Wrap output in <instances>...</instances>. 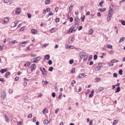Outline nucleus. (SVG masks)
<instances>
[{
  "instance_id": "obj_17",
  "label": "nucleus",
  "mask_w": 125,
  "mask_h": 125,
  "mask_svg": "<svg viewBox=\"0 0 125 125\" xmlns=\"http://www.w3.org/2000/svg\"><path fill=\"white\" fill-rule=\"evenodd\" d=\"M73 47H74V46L70 45H66V49H73Z\"/></svg>"
},
{
  "instance_id": "obj_39",
  "label": "nucleus",
  "mask_w": 125,
  "mask_h": 125,
  "mask_svg": "<svg viewBox=\"0 0 125 125\" xmlns=\"http://www.w3.org/2000/svg\"><path fill=\"white\" fill-rule=\"evenodd\" d=\"M55 29L54 28H53L51 29V33H55Z\"/></svg>"
},
{
  "instance_id": "obj_51",
  "label": "nucleus",
  "mask_w": 125,
  "mask_h": 125,
  "mask_svg": "<svg viewBox=\"0 0 125 125\" xmlns=\"http://www.w3.org/2000/svg\"><path fill=\"white\" fill-rule=\"evenodd\" d=\"M27 84H28V83H27L26 82H24L23 83V86H26V85H27Z\"/></svg>"
},
{
  "instance_id": "obj_41",
  "label": "nucleus",
  "mask_w": 125,
  "mask_h": 125,
  "mask_svg": "<svg viewBox=\"0 0 125 125\" xmlns=\"http://www.w3.org/2000/svg\"><path fill=\"white\" fill-rule=\"evenodd\" d=\"M49 71H50V72H52V71H53V67H50L49 68Z\"/></svg>"
},
{
  "instance_id": "obj_32",
  "label": "nucleus",
  "mask_w": 125,
  "mask_h": 125,
  "mask_svg": "<svg viewBox=\"0 0 125 125\" xmlns=\"http://www.w3.org/2000/svg\"><path fill=\"white\" fill-rule=\"evenodd\" d=\"M95 81L96 82H100L101 81V79H100V78H96Z\"/></svg>"
},
{
  "instance_id": "obj_28",
  "label": "nucleus",
  "mask_w": 125,
  "mask_h": 125,
  "mask_svg": "<svg viewBox=\"0 0 125 125\" xmlns=\"http://www.w3.org/2000/svg\"><path fill=\"white\" fill-rule=\"evenodd\" d=\"M73 7H74V5H71L69 7V11H71V10H73Z\"/></svg>"
},
{
  "instance_id": "obj_6",
  "label": "nucleus",
  "mask_w": 125,
  "mask_h": 125,
  "mask_svg": "<svg viewBox=\"0 0 125 125\" xmlns=\"http://www.w3.org/2000/svg\"><path fill=\"white\" fill-rule=\"evenodd\" d=\"M85 57H88V56H87V55H86V53H85V52H83L80 56V58L81 59H83V58H84Z\"/></svg>"
},
{
  "instance_id": "obj_53",
  "label": "nucleus",
  "mask_w": 125,
  "mask_h": 125,
  "mask_svg": "<svg viewBox=\"0 0 125 125\" xmlns=\"http://www.w3.org/2000/svg\"><path fill=\"white\" fill-rule=\"evenodd\" d=\"M30 56L31 57H36V56H37V54H31V55H30Z\"/></svg>"
},
{
  "instance_id": "obj_14",
  "label": "nucleus",
  "mask_w": 125,
  "mask_h": 125,
  "mask_svg": "<svg viewBox=\"0 0 125 125\" xmlns=\"http://www.w3.org/2000/svg\"><path fill=\"white\" fill-rule=\"evenodd\" d=\"M75 21L76 25V26H77V25H78L77 24L79 23V22H80V19H79L78 17H76L75 18Z\"/></svg>"
},
{
  "instance_id": "obj_1",
  "label": "nucleus",
  "mask_w": 125,
  "mask_h": 125,
  "mask_svg": "<svg viewBox=\"0 0 125 125\" xmlns=\"http://www.w3.org/2000/svg\"><path fill=\"white\" fill-rule=\"evenodd\" d=\"M78 29V25L77 24H75L72 26L70 27L68 30V34H72V33H74V32H76L77 29Z\"/></svg>"
},
{
  "instance_id": "obj_54",
  "label": "nucleus",
  "mask_w": 125,
  "mask_h": 125,
  "mask_svg": "<svg viewBox=\"0 0 125 125\" xmlns=\"http://www.w3.org/2000/svg\"><path fill=\"white\" fill-rule=\"evenodd\" d=\"M55 21L56 22H58L60 21V20L59 19V18H57L56 19Z\"/></svg>"
},
{
  "instance_id": "obj_57",
  "label": "nucleus",
  "mask_w": 125,
  "mask_h": 125,
  "mask_svg": "<svg viewBox=\"0 0 125 125\" xmlns=\"http://www.w3.org/2000/svg\"><path fill=\"white\" fill-rule=\"evenodd\" d=\"M83 29V26H80L78 28V31H81V30Z\"/></svg>"
},
{
  "instance_id": "obj_34",
  "label": "nucleus",
  "mask_w": 125,
  "mask_h": 125,
  "mask_svg": "<svg viewBox=\"0 0 125 125\" xmlns=\"http://www.w3.org/2000/svg\"><path fill=\"white\" fill-rule=\"evenodd\" d=\"M84 19H85V16H83V17L81 18V20L82 22H84Z\"/></svg>"
},
{
  "instance_id": "obj_56",
  "label": "nucleus",
  "mask_w": 125,
  "mask_h": 125,
  "mask_svg": "<svg viewBox=\"0 0 125 125\" xmlns=\"http://www.w3.org/2000/svg\"><path fill=\"white\" fill-rule=\"evenodd\" d=\"M45 111H46V108H45L43 110L42 113H43V114H45V113H46V112H45Z\"/></svg>"
},
{
  "instance_id": "obj_52",
  "label": "nucleus",
  "mask_w": 125,
  "mask_h": 125,
  "mask_svg": "<svg viewBox=\"0 0 125 125\" xmlns=\"http://www.w3.org/2000/svg\"><path fill=\"white\" fill-rule=\"evenodd\" d=\"M73 21H74V19H73V18L71 17L69 18L70 22H73Z\"/></svg>"
},
{
  "instance_id": "obj_59",
  "label": "nucleus",
  "mask_w": 125,
  "mask_h": 125,
  "mask_svg": "<svg viewBox=\"0 0 125 125\" xmlns=\"http://www.w3.org/2000/svg\"><path fill=\"white\" fill-rule=\"evenodd\" d=\"M0 82H5L4 78H0Z\"/></svg>"
},
{
  "instance_id": "obj_16",
  "label": "nucleus",
  "mask_w": 125,
  "mask_h": 125,
  "mask_svg": "<svg viewBox=\"0 0 125 125\" xmlns=\"http://www.w3.org/2000/svg\"><path fill=\"white\" fill-rule=\"evenodd\" d=\"M9 21V19H8V18H5L4 19V23H8V22Z\"/></svg>"
},
{
  "instance_id": "obj_38",
  "label": "nucleus",
  "mask_w": 125,
  "mask_h": 125,
  "mask_svg": "<svg viewBox=\"0 0 125 125\" xmlns=\"http://www.w3.org/2000/svg\"><path fill=\"white\" fill-rule=\"evenodd\" d=\"M121 90V88L120 87H118L117 88V91L115 92H120V91Z\"/></svg>"
},
{
  "instance_id": "obj_8",
  "label": "nucleus",
  "mask_w": 125,
  "mask_h": 125,
  "mask_svg": "<svg viewBox=\"0 0 125 125\" xmlns=\"http://www.w3.org/2000/svg\"><path fill=\"white\" fill-rule=\"evenodd\" d=\"M31 34H33V35H37V34H38V30L32 29L31 30Z\"/></svg>"
},
{
  "instance_id": "obj_15",
  "label": "nucleus",
  "mask_w": 125,
  "mask_h": 125,
  "mask_svg": "<svg viewBox=\"0 0 125 125\" xmlns=\"http://www.w3.org/2000/svg\"><path fill=\"white\" fill-rule=\"evenodd\" d=\"M84 77H86V75L84 73H82L79 75V78L80 79H83V78H84Z\"/></svg>"
},
{
  "instance_id": "obj_27",
  "label": "nucleus",
  "mask_w": 125,
  "mask_h": 125,
  "mask_svg": "<svg viewBox=\"0 0 125 125\" xmlns=\"http://www.w3.org/2000/svg\"><path fill=\"white\" fill-rule=\"evenodd\" d=\"M125 37H122L120 41H119V42H124V41H125Z\"/></svg>"
},
{
  "instance_id": "obj_12",
  "label": "nucleus",
  "mask_w": 125,
  "mask_h": 125,
  "mask_svg": "<svg viewBox=\"0 0 125 125\" xmlns=\"http://www.w3.org/2000/svg\"><path fill=\"white\" fill-rule=\"evenodd\" d=\"M29 42H30V40H27L26 41H24L23 42H20V44H26L27 43H29Z\"/></svg>"
},
{
  "instance_id": "obj_42",
  "label": "nucleus",
  "mask_w": 125,
  "mask_h": 125,
  "mask_svg": "<svg viewBox=\"0 0 125 125\" xmlns=\"http://www.w3.org/2000/svg\"><path fill=\"white\" fill-rule=\"evenodd\" d=\"M58 112H59V108H57V109L55 110V114H57V113H58Z\"/></svg>"
},
{
  "instance_id": "obj_11",
  "label": "nucleus",
  "mask_w": 125,
  "mask_h": 125,
  "mask_svg": "<svg viewBox=\"0 0 125 125\" xmlns=\"http://www.w3.org/2000/svg\"><path fill=\"white\" fill-rule=\"evenodd\" d=\"M20 12H21V8H18L15 11L16 14H19Z\"/></svg>"
},
{
  "instance_id": "obj_33",
  "label": "nucleus",
  "mask_w": 125,
  "mask_h": 125,
  "mask_svg": "<svg viewBox=\"0 0 125 125\" xmlns=\"http://www.w3.org/2000/svg\"><path fill=\"white\" fill-rule=\"evenodd\" d=\"M75 83H76V81L75 80H73L71 82V85L72 86H74V85L75 84Z\"/></svg>"
},
{
  "instance_id": "obj_43",
  "label": "nucleus",
  "mask_w": 125,
  "mask_h": 125,
  "mask_svg": "<svg viewBox=\"0 0 125 125\" xmlns=\"http://www.w3.org/2000/svg\"><path fill=\"white\" fill-rule=\"evenodd\" d=\"M62 96V93H61L58 96L59 99H61L62 98H61Z\"/></svg>"
},
{
  "instance_id": "obj_47",
  "label": "nucleus",
  "mask_w": 125,
  "mask_h": 125,
  "mask_svg": "<svg viewBox=\"0 0 125 125\" xmlns=\"http://www.w3.org/2000/svg\"><path fill=\"white\" fill-rule=\"evenodd\" d=\"M113 77H114V78H117L118 77V74H117V73H114L113 74Z\"/></svg>"
},
{
  "instance_id": "obj_9",
  "label": "nucleus",
  "mask_w": 125,
  "mask_h": 125,
  "mask_svg": "<svg viewBox=\"0 0 125 125\" xmlns=\"http://www.w3.org/2000/svg\"><path fill=\"white\" fill-rule=\"evenodd\" d=\"M113 9H112V8L111 7H110L109 8V10L108 11V15H109V16H111V15L112 16H113Z\"/></svg>"
},
{
  "instance_id": "obj_29",
  "label": "nucleus",
  "mask_w": 125,
  "mask_h": 125,
  "mask_svg": "<svg viewBox=\"0 0 125 125\" xmlns=\"http://www.w3.org/2000/svg\"><path fill=\"white\" fill-rule=\"evenodd\" d=\"M106 11V8H101L99 10V11H101V12H103V11Z\"/></svg>"
},
{
  "instance_id": "obj_48",
  "label": "nucleus",
  "mask_w": 125,
  "mask_h": 125,
  "mask_svg": "<svg viewBox=\"0 0 125 125\" xmlns=\"http://www.w3.org/2000/svg\"><path fill=\"white\" fill-rule=\"evenodd\" d=\"M121 23L122 24V25H123V26H125V21H121Z\"/></svg>"
},
{
  "instance_id": "obj_4",
  "label": "nucleus",
  "mask_w": 125,
  "mask_h": 125,
  "mask_svg": "<svg viewBox=\"0 0 125 125\" xmlns=\"http://www.w3.org/2000/svg\"><path fill=\"white\" fill-rule=\"evenodd\" d=\"M40 70L42 71L43 75H45V76L47 75V71H46V69H45L44 67H40Z\"/></svg>"
},
{
  "instance_id": "obj_35",
  "label": "nucleus",
  "mask_w": 125,
  "mask_h": 125,
  "mask_svg": "<svg viewBox=\"0 0 125 125\" xmlns=\"http://www.w3.org/2000/svg\"><path fill=\"white\" fill-rule=\"evenodd\" d=\"M9 75H10V72H7V73H6V74L5 75V78H7V76H9Z\"/></svg>"
},
{
  "instance_id": "obj_7",
  "label": "nucleus",
  "mask_w": 125,
  "mask_h": 125,
  "mask_svg": "<svg viewBox=\"0 0 125 125\" xmlns=\"http://www.w3.org/2000/svg\"><path fill=\"white\" fill-rule=\"evenodd\" d=\"M31 68L30 70L31 72H33L34 70H36V68H37V66L36 65V64H32L31 66L30 67Z\"/></svg>"
},
{
  "instance_id": "obj_58",
  "label": "nucleus",
  "mask_w": 125,
  "mask_h": 125,
  "mask_svg": "<svg viewBox=\"0 0 125 125\" xmlns=\"http://www.w3.org/2000/svg\"><path fill=\"white\" fill-rule=\"evenodd\" d=\"M46 12H50V8H46Z\"/></svg>"
},
{
  "instance_id": "obj_21",
  "label": "nucleus",
  "mask_w": 125,
  "mask_h": 125,
  "mask_svg": "<svg viewBox=\"0 0 125 125\" xmlns=\"http://www.w3.org/2000/svg\"><path fill=\"white\" fill-rule=\"evenodd\" d=\"M94 32V31L93 30V29L92 28L90 29L89 30V35H92V34Z\"/></svg>"
},
{
  "instance_id": "obj_40",
  "label": "nucleus",
  "mask_w": 125,
  "mask_h": 125,
  "mask_svg": "<svg viewBox=\"0 0 125 125\" xmlns=\"http://www.w3.org/2000/svg\"><path fill=\"white\" fill-rule=\"evenodd\" d=\"M12 0H4L5 3H7V2H10Z\"/></svg>"
},
{
  "instance_id": "obj_46",
  "label": "nucleus",
  "mask_w": 125,
  "mask_h": 125,
  "mask_svg": "<svg viewBox=\"0 0 125 125\" xmlns=\"http://www.w3.org/2000/svg\"><path fill=\"white\" fill-rule=\"evenodd\" d=\"M87 58H88V57H85V58H83V61H84V62H86V61H87Z\"/></svg>"
},
{
  "instance_id": "obj_30",
  "label": "nucleus",
  "mask_w": 125,
  "mask_h": 125,
  "mask_svg": "<svg viewBox=\"0 0 125 125\" xmlns=\"http://www.w3.org/2000/svg\"><path fill=\"white\" fill-rule=\"evenodd\" d=\"M48 120L45 119L44 122H43V124H44V125H48Z\"/></svg>"
},
{
  "instance_id": "obj_24",
  "label": "nucleus",
  "mask_w": 125,
  "mask_h": 125,
  "mask_svg": "<svg viewBox=\"0 0 125 125\" xmlns=\"http://www.w3.org/2000/svg\"><path fill=\"white\" fill-rule=\"evenodd\" d=\"M119 62V60H116L115 59L111 61V63H118Z\"/></svg>"
},
{
  "instance_id": "obj_44",
  "label": "nucleus",
  "mask_w": 125,
  "mask_h": 125,
  "mask_svg": "<svg viewBox=\"0 0 125 125\" xmlns=\"http://www.w3.org/2000/svg\"><path fill=\"white\" fill-rule=\"evenodd\" d=\"M56 94H55V92H53L52 94V97H53V98H54L56 96Z\"/></svg>"
},
{
  "instance_id": "obj_37",
  "label": "nucleus",
  "mask_w": 125,
  "mask_h": 125,
  "mask_svg": "<svg viewBox=\"0 0 125 125\" xmlns=\"http://www.w3.org/2000/svg\"><path fill=\"white\" fill-rule=\"evenodd\" d=\"M73 63H74V60H70L69 61V64H70V65H72Z\"/></svg>"
},
{
  "instance_id": "obj_60",
  "label": "nucleus",
  "mask_w": 125,
  "mask_h": 125,
  "mask_svg": "<svg viewBox=\"0 0 125 125\" xmlns=\"http://www.w3.org/2000/svg\"><path fill=\"white\" fill-rule=\"evenodd\" d=\"M48 64L49 65H51V64H52V61H51V60H49Z\"/></svg>"
},
{
  "instance_id": "obj_18",
  "label": "nucleus",
  "mask_w": 125,
  "mask_h": 125,
  "mask_svg": "<svg viewBox=\"0 0 125 125\" xmlns=\"http://www.w3.org/2000/svg\"><path fill=\"white\" fill-rule=\"evenodd\" d=\"M4 118L6 120V122H7V123H9V119H8V117L7 116V115H5Z\"/></svg>"
},
{
  "instance_id": "obj_3",
  "label": "nucleus",
  "mask_w": 125,
  "mask_h": 125,
  "mask_svg": "<svg viewBox=\"0 0 125 125\" xmlns=\"http://www.w3.org/2000/svg\"><path fill=\"white\" fill-rule=\"evenodd\" d=\"M40 60H41V57H38L35 58H33L31 60V62H32V63H38Z\"/></svg>"
},
{
  "instance_id": "obj_2",
  "label": "nucleus",
  "mask_w": 125,
  "mask_h": 125,
  "mask_svg": "<svg viewBox=\"0 0 125 125\" xmlns=\"http://www.w3.org/2000/svg\"><path fill=\"white\" fill-rule=\"evenodd\" d=\"M94 70L95 71H100V70H101V68H102V67H103V65H102V63L100 62L98 64V65L97 64H94Z\"/></svg>"
},
{
  "instance_id": "obj_26",
  "label": "nucleus",
  "mask_w": 125,
  "mask_h": 125,
  "mask_svg": "<svg viewBox=\"0 0 125 125\" xmlns=\"http://www.w3.org/2000/svg\"><path fill=\"white\" fill-rule=\"evenodd\" d=\"M50 0H45V4H49L50 3Z\"/></svg>"
},
{
  "instance_id": "obj_22",
  "label": "nucleus",
  "mask_w": 125,
  "mask_h": 125,
  "mask_svg": "<svg viewBox=\"0 0 125 125\" xmlns=\"http://www.w3.org/2000/svg\"><path fill=\"white\" fill-rule=\"evenodd\" d=\"M112 16H110V15H108L107 18V22H109V21H110V20H111V18H112Z\"/></svg>"
},
{
  "instance_id": "obj_61",
  "label": "nucleus",
  "mask_w": 125,
  "mask_h": 125,
  "mask_svg": "<svg viewBox=\"0 0 125 125\" xmlns=\"http://www.w3.org/2000/svg\"><path fill=\"white\" fill-rule=\"evenodd\" d=\"M91 59H92V55H91L89 56L88 61H90V60H91Z\"/></svg>"
},
{
  "instance_id": "obj_55",
  "label": "nucleus",
  "mask_w": 125,
  "mask_h": 125,
  "mask_svg": "<svg viewBox=\"0 0 125 125\" xmlns=\"http://www.w3.org/2000/svg\"><path fill=\"white\" fill-rule=\"evenodd\" d=\"M94 60H97V55H95L94 56Z\"/></svg>"
},
{
  "instance_id": "obj_19",
  "label": "nucleus",
  "mask_w": 125,
  "mask_h": 125,
  "mask_svg": "<svg viewBox=\"0 0 125 125\" xmlns=\"http://www.w3.org/2000/svg\"><path fill=\"white\" fill-rule=\"evenodd\" d=\"M30 65H31V62H26V63L24 64V66H25V67H29V66H30Z\"/></svg>"
},
{
  "instance_id": "obj_31",
  "label": "nucleus",
  "mask_w": 125,
  "mask_h": 125,
  "mask_svg": "<svg viewBox=\"0 0 125 125\" xmlns=\"http://www.w3.org/2000/svg\"><path fill=\"white\" fill-rule=\"evenodd\" d=\"M118 120H115L113 121V125H117V124H118Z\"/></svg>"
},
{
  "instance_id": "obj_5",
  "label": "nucleus",
  "mask_w": 125,
  "mask_h": 125,
  "mask_svg": "<svg viewBox=\"0 0 125 125\" xmlns=\"http://www.w3.org/2000/svg\"><path fill=\"white\" fill-rule=\"evenodd\" d=\"M19 23V21H16L14 22H12L11 24V28H14L17 26L18 24Z\"/></svg>"
},
{
  "instance_id": "obj_49",
  "label": "nucleus",
  "mask_w": 125,
  "mask_h": 125,
  "mask_svg": "<svg viewBox=\"0 0 125 125\" xmlns=\"http://www.w3.org/2000/svg\"><path fill=\"white\" fill-rule=\"evenodd\" d=\"M27 17L28 18H31L32 15H31V14H27Z\"/></svg>"
},
{
  "instance_id": "obj_36",
  "label": "nucleus",
  "mask_w": 125,
  "mask_h": 125,
  "mask_svg": "<svg viewBox=\"0 0 125 125\" xmlns=\"http://www.w3.org/2000/svg\"><path fill=\"white\" fill-rule=\"evenodd\" d=\"M119 74L121 75H123V70L122 69L119 70Z\"/></svg>"
},
{
  "instance_id": "obj_23",
  "label": "nucleus",
  "mask_w": 125,
  "mask_h": 125,
  "mask_svg": "<svg viewBox=\"0 0 125 125\" xmlns=\"http://www.w3.org/2000/svg\"><path fill=\"white\" fill-rule=\"evenodd\" d=\"M104 3V1L102 0L101 2H99V5H100L101 7H103V6L102 5V4H103Z\"/></svg>"
},
{
  "instance_id": "obj_64",
  "label": "nucleus",
  "mask_w": 125,
  "mask_h": 125,
  "mask_svg": "<svg viewBox=\"0 0 125 125\" xmlns=\"http://www.w3.org/2000/svg\"><path fill=\"white\" fill-rule=\"evenodd\" d=\"M49 15L50 16H51V15H53V13H52V12H51V11L49 12Z\"/></svg>"
},
{
  "instance_id": "obj_62",
  "label": "nucleus",
  "mask_w": 125,
  "mask_h": 125,
  "mask_svg": "<svg viewBox=\"0 0 125 125\" xmlns=\"http://www.w3.org/2000/svg\"><path fill=\"white\" fill-rule=\"evenodd\" d=\"M32 117H33V115L32 114H30L28 116V118H32Z\"/></svg>"
},
{
  "instance_id": "obj_13",
  "label": "nucleus",
  "mask_w": 125,
  "mask_h": 125,
  "mask_svg": "<svg viewBox=\"0 0 125 125\" xmlns=\"http://www.w3.org/2000/svg\"><path fill=\"white\" fill-rule=\"evenodd\" d=\"M7 71H8L7 68L1 69L0 70V72L1 73V74H3L4 73H5V72H7Z\"/></svg>"
},
{
  "instance_id": "obj_50",
  "label": "nucleus",
  "mask_w": 125,
  "mask_h": 125,
  "mask_svg": "<svg viewBox=\"0 0 125 125\" xmlns=\"http://www.w3.org/2000/svg\"><path fill=\"white\" fill-rule=\"evenodd\" d=\"M9 93H13V90H12V89H9Z\"/></svg>"
},
{
  "instance_id": "obj_10",
  "label": "nucleus",
  "mask_w": 125,
  "mask_h": 125,
  "mask_svg": "<svg viewBox=\"0 0 125 125\" xmlns=\"http://www.w3.org/2000/svg\"><path fill=\"white\" fill-rule=\"evenodd\" d=\"M5 97H6V93H5V91H3L1 94V98L4 99Z\"/></svg>"
},
{
  "instance_id": "obj_25",
  "label": "nucleus",
  "mask_w": 125,
  "mask_h": 125,
  "mask_svg": "<svg viewBox=\"0 0 125 125\" xmlns=\"http://www.w3.org/2000/svg\"><path fill=\"white\" fill-rule=\"evenodd\" d=\"M106 47L107 48H110V49H113V46L111 45L110 44H107L106 45Z\"/></svg>"
},
{
  "instance_id": "obj_45",
  "label": "nucleus",
  "mask_w": 125,
  "mask_h": 125,
  "mask_svg": "<svg viewBox=\"0 0 125 125\" xmlns=\"http://www.w3.org/2000/svg\"><path fill=\"white\" fill-rule=\"evenodd\" d=\"M76 71V69H75V68H72L71 73H72V74L75 73V72Z\"/></svg>"
},
{
  "instance_id": "obj_20",
  "label": "nucleus",
  "mask_w": 125,
  "mask_h": 125,
  "mask_svg": "<svg viewBox=\"0 0 125 125\" xmlns=\"http://www.w3.org/2000/svg\"><path fill=\"white\" fill-rule=\"evenodd\" d=\"M44 58L46 59V60H49L50 58V56L49 55H46L44 56Z\"/></svg>"
},
{
  "instance_id": "obj_63",
  "label": "nucleus",
  "mask_w": 125,
  "mask_h": 125,
  "mask_svg": "<svg viewBox=\"0 0 125 125\" xmlns=\"http://www.w3.org/2000/svg\"><path fill=\"white\" fill-rule=\"evenodd\" d=\"M86 15L88 16V15H90V12L88 11L86 13Z\"/></svg>"
}]
</instances>
